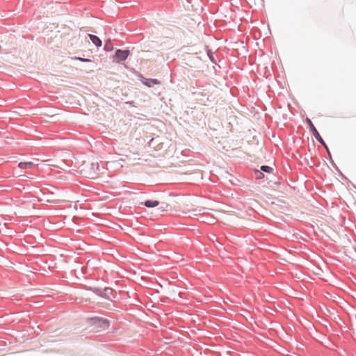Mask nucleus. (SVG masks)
<instances>
[{
	"instance_id": "f257e3e1",
	"label": "nucleus",
	"mask_w": 356,
	"mask_h": 356,
	"mask_svg": "<svg viewBox=\"0 0 356 356\" xmlns=\"http://www.w3.org/2000/svg\"><path fill=\"white\" fill-rule=\"evenodd\" d=\"M85 289L87 291H92L97 296L103 298L107 300H112V298H115L114 291L110 287H105L104 289H102L99 287L86 286Z\"/></svg>"
},
{
	"instance_id": "f03ea898",
	"label": "nucleus",
	"mask_w": 356,
	"mask_h": 356,
	"mask_svg": "<svg viewBox=\"0 0 356 356\" xmlns=\"http://www.w3.org/2000/svg\"><path fill=\"white\" fill-rule=\"evenodd\" d=\"M86 322L90 325L103 330L107 329L110 326V321L103 317L94 316L88 318Z\"/></svg>"
},
{
	"instance_id": "7ed1b4c3",
	"label": "nucleus",
	"mask_w": 356,
	"mask_h": 356,
	"mask_svg": "<svg viewBox=\"0 0 356 356\" xmlns=\"http://www.w3.org/2000/svg\"><path fill=\"white\" fill-rule=\"evenodd\" d=\"M306 122H307V124L309 125L310 131L312 133V134L314 136V138L316 139V140L318 143H320L324 147V148L325 149L328 156H330V151L327 144L325 143L324 140L321 136L320 134L318 133V130L316 129V128L315 127V126L312 123V120L309 118H307L306 119Z\"/></svg>"
},
{
	"instance_id": "20e7f679",
	"label": "nucleus",
	"mask_w": 356,
	"mask_h": 356,
	"mask_svg": "<svg viewBox=\"0 0 356 356\" xmlns=\"http://www.w3.org/2000/svg\"><path fill=\"white\" fill-rule=\"evenodd\" d=\"M131 52L129 49H118L115 52V55L113 56V61L119 63H122L128 58Z\"/></svg>"
},
{
	"instance_id": "39448f33",
	"label": "nucleus",
	"mask_w": 356,
	"mask_h": 356,
	"mask_svg": "<svg viewBox=\"0 0 356 356\" xmlns=\"http://www.w3.org/2000/svg\"><path fill=\"white\" fill-rule=\"evenodd\" d=\"M143 79L141 80L142 83L147 86V87H152L154 85H158L160 83V81L156 79H150V78H144L142 77Z\"/></svg>"
},
{
	"instance_id": "423d86ee",
	"label": "nucleus",
	"mask_w": 356,
	"mask_h": 356,
	"mask_svg": "<svg viewBox=\"0 0 356 356\" xmlns=\"http://www.w3.org/2000/svg\"><path fill=\"white\" fill-rule=\"evenodd\" d=\"M141 204L147 208H154L157 206H159L160 202L158 200H147L141 202Z\"/></svg>"
},
{
	"instance_id": "0eeeda50",
	"label": "nucleus",
	"mask_w": 356,
	"mask_h": 356,
	"mask_svg": "<svg viewBox=\"0 0 356 356\" xmlns=\"http://www.w3.org/2000/svg\"><path fill=\"white\" fill-rule=\"evenodd\" d=\"M88 37L91 42L97 47H100L102 45V40L97 35L93 34H88Z\"/></svg>"
},
{
	"instance_id": "6e6552de",
	"label": "nucleus",
	"mask_w": 356,
	"mask_h": 356,
	"mask_svg": "<svg viewBox=\"0 0 356 356\" xmlns=\"http://www.w3.org/2000/svg\"><path fill=\"white\" fill-rule=\"evenodd\" d=\"M34 166V164L31 161L27 162H19L18 163V167L21 169H31Z\"/></svg>"
},
{
	"instance_id": "1a4fd4ad",
	"label": "nucleus",
	"mask_w": 356,
	"mask_h": 356,
	"mask_svg": "<svg viewBox=\"0 0 356 356\" xmlns=\"http://www.w3.org/2000/svg\"><path fill=\"white\" fill-rule=\"evenodd\" d=\"M206 51L207 56L209 57L211 62L213 64H216V60L213 56V53L211 49H210L207 46L206 47Z\"/></svg>"
},
{
	"instance_id": "9d476101",
	"label": "nucleus",
	"mask_w": 356,
	"mask_h": 356,
	"mask_svg": "<svg viewBox=\"0 0 356 356\" xmlns=\"http://www.w3.org/2000/svg\"><path fill=\"white\" fill-rule=\"evenodd\" d=\"M104 49L106 51H111L113 49V43H112V41L111 39H108L106 41L104 46Z\"/></svg>"
},
{
	"instance_id": "9b49d317",
	"label": "nucleus",
	"mask_w": 356,
	"mask_h": 356,
	"mask_svg": "<svg viewBox=\"0 0 356 356\" xmlns=\"http://www.w3.org/2000/svg\"><path fill=\"white\" fill-rule=\"evenodd\" d=\"M260 169L263 173L264 172L270 173L273 170L271 167H270L268 165H261Z\"/></svg>"
},
{
	"instance_id": "f8f14e48",
	"label": "nucleus",
	"mask_w": 356,
	"mask_h": 356,
	"mask_svg": "<svg viewBox=\"0 0 356 356\" xmlns=\"http://www.w3.org/2000/svg\"><path fill=\"white\" fill-rule=\"evenodd\" d=\"M254 177H255V179H261L264 177V175L261 170H254Z\"/></svg>"
},
{
	"instance_id": "ddd939ff",
	"label": "nucleus",
	"mask_w": 356,
	"mask_h": 356,
	"mask_svg": "<svg viewBox=\"0 0 356 356\" xmlns=\"http://www.w3.org/2000/svg\"><path fill=\"white\" fill-rule=\"evenodd\" d=\"M169 207V204L165 203V202H161V204H160V207L159 208V210L161 211H166L168 210Z\"/></svg>"
},
{
	"instance_id": "4468645a",
	"label": "nucleus",
	"mask_w": 356,
	"mask_h": 356,
	"mask_svg": "<svg viewBox=\"0 0 356 356\" xmlns=\"http://www.w3.org/2000/svg\"><path fill=\"white\" fill-rule=\"evenodd\" d=\"M91 165V169L93 170V171L95 172H97V171H99V163L97 162L96 163H92L90 164Z\"/></svg>"
},
{
	"instance_id": "2eb2a0df",
	"label": "nucleus",
	"mask_w": 356,
	"mask_h": 356,
	"mask_svg": "<svg viewBox=\"0 0 356 356\" xmlns=\"http://www.w3.org/2000/svg\"><path fill=\"white\" fill-rule=\"evenodd\" d=\"M74 60H80V61H82V62H85V63H90L92 62V60L90 59V58H81V57H74Z\"/></svg>"
},
{
	"instance_id": "dca6fc26",
	"label": "nucleus",
	"mask_w": 356,
	"mask_h": 356,
	"mask_svg": "<svg viewBox=\"0 0 356 356\" xmlns=\"http://www.w3.org/2000/svg\"><path fill=\"white\" fill-rule=\"evenodd\" d=\"M330 157V162L332 163V165L337 170H339L338 169V167L337 166V165L334 163V162L333 161L332 159V156L330 155V156H329Z\"/></svg>"
}]
</instances>
